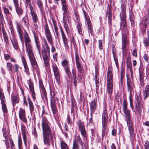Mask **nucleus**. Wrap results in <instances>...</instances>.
I'll return each mask as SVG.
<instances>
[{"label": "nucleus", "instance_id": "f257e3e1", "mask_svg": "<svg viewBox=\"0 0 149 149\" xmlns=\"http://www.w3.org/2000/svg\"><path fill=\"white\" fill-rule=\"evenodd\" d=\"M45 113L44 107L42 111V127L43 132V141L45 145L47 147L50 145V140L53 141L51 129L48 124L49 123L46 117L43 116Z\"/></svg>", "mask_w": 149, "mask_h": 149}, {"label": "nucleus", "instance_id": "f03ea898", "mask_svg": "<svg viewBox=\"0 0 149 149\" xmlns=\"http://www.w3.org/2000/svg\"><path fill=\"white\" fill-rule=\"evenodd\" d=\"M24 37L26 51L28 55L31 64L33 68L37 69L38 64L32 50L31 40L28 33L26 32L24 33Z\"/></svg>", "mask_w": 149, "mask_h": 149}, {"label": "nucleus", "instance_id": "7ed1b4c3", "mask_svg": "<svg viewBox=\"0 0 149 149\" xmlns=\"http://www.w3.org/2000/svg\"><path fill=\"white\" fill-rule=\"evenodd\" d=\"M121 1L122 2H123V3L121 5V10L120 13V17L121 21L120 26L123 30H125V33H127L128 32V31L127 27L125 13L126 1L125 0H122Z\"/></svg>", "mask_w": 149, "mask_h": 149}, {"label": "nucleus", "instance_id": "20e7f679", "mask_svg": "<svg viewBox=\"0 0 149 149\" xmlns=\"http://www.w3.org/2000/svg\"><path fill=\"white\" fill-rule=\"evenodd\" d=\"M123 112L127 117L126 121L130 138H133L134 136V128L132 125V122L130 118V111L128 109H123Z\"/></svg>", "mask_w": 149, "mask_h": 149}, {"label": "nucleus", "instance_id": "39448f33", "mask_svg": "<svg viewBox=\"0 0 149 149\" xmlns=\"http://www.w3.org/2000/svg\"><path fill=\"white\" fill-rule=\"evenodd\" d=\"M61 1L62 6V9L64 11L63 14L64 15L65 14H67L69 10L68 9V5L66 0H61ZM63 21L64 23V28L67 33H68V31L69 29V28L67 24L65 21V16L64 15H63Z\"/></svg>", "mask_w": 149, "mask_h": 149}, {"label": "nucleus", "instance_id": "423d86ee", "mask_svg": "<svg viewBox=\"0 0 149 149\" xmlns=\"http://www.w3.org/2000/svg\"><path fill=\"white\" fill-rule=\"evenodd\" d=\"M123 33L122 34V49L123 54L125 53L127 51L126 46L128 43V40L127 38V34H128V32L127 33H125V30H123Z\"/></svg>", "mask_w": 149, "mask_h": 149}, {"label": "nucleus", "instance_id": "0eeeda50", "mask_svg": "<svg viewBox=\"0 0 149 149\" xmlns=\"http://www.w3.org/2000/svg\"><path fill=\"white\" fill-rule=\"evenodd\" d=\"M79 130L80 131L81 134L85 138L86 137V131L84 125V123L82 122L81 120H79L77 122Z\"/></svg>", "mask_w": 149, "mask_h": 149}, {"label": "nucleus", "instance_id": "6e6552de", "mask_svg": "<svg viewBox=\"0 0 149 149\" xmlns=\"http://www.w3.org/2000/svg\"><path fill=\"white\" fill-rule=\"evenodd\" d=\"M69 63L68 61L65 59L62 61L61 65L64 67L65 72L68 77L70 78L71 77V75Z\"/></svg>", "mask_w": 149, "mask_h": 149}, {"label": "nucleus", "instance_id": "1a4fd4ad", "mask_svg": "<svg viewBox=\"0 0 149 149\" xmlns=\"http://www.w3.org/2000/svg\"><path fill=\"white\" fill-rule=\"evenodd\" d=\"M45 33L48 42L52 45L53 44L52 36L50 33L47 24H46L44 27Z\"/></svg>", "mask_w": 149, "mask_h": 149}, {"label": "nucleus", "instance_id": "9d476101", "mask_svg": "<svg viewBox=\"0 0 149 149\" xmlns=\"http://www.w3.org/2000/svg\"><path fill=\"white\" fill-rule=\"evenodd\" d=\"M127 90L129 92L130 95H132L135 86L134 82L130 77L127 78Z\"/></svg>", "mask_w": 149, "mask_h": 149}, {"label": "nucleus", "instance_id": "9b49d317", "mask_svg": "<svg viewBox=\"0 0 149 149\" xmlns=\"http://www.w3.org/2000/svg\"><path fill=\"white\" fill-rule=\"evenodd\" d=\"M76 139H75L73 141V143L72 146V149H79V144L77 142H79L82 147L81 149H83L84 143L82 142V140L79 136H77L76 137Z\"/></svg>", "mask_w": 149, "mask_h": 149}, {"label": "nucleus", "instance_id": "f8f14e48", "mask_svg": "<svg viewBox=\"0 0 149 149\" xmlns=\"http://www.w3.org/2000/svg\"><path fill=\"white\" fill-rule=\"evenodd\" d=\"M52 67L53 71L54 73L55 78L56 81L58 83L60 81V77L59 75V69L55 63L52 64Z\"/></svg>", "mask_w": 149, "mask_h": 149}, {"label": "nucleus", "instance_id": "ddd939ff", "mask_svg": "<svg viewBox=\"0 0 149 149\" xmlns=\"http://www.w3.org/2000/svg\"><path fill=\"white\" fill-rule=\"evenodd\" d=\"M47 54V51L45 49H42V55L43 59L46 67H47L49 65V54Z\"/></svg>", "mask_w": 149, "mask_h": 149}, {"label": "nucleus", "instance_id": "4468645a", "mask_svg": "<svg viewBox=\"0 0 149 149\" xmlns=\"http://www.w3.org/2000/svg\"><path fill=\"white\" fill-rule=\"evenodd\" d=\"M108 114L107 109L104 107L102 113V125H107Z\"/></svg>", "mask_w": 149, "mask_h": 149}, {"label": "nucleus", "instance_id": "2eb2a0df", "mask_svg": "<svg viewBox=\"0 0 149 149\" xmlns=\"http://www.w3.org/2000/svg\"><path fill=\"white\" fill-rule=\"evenodd\" d=\"M13 3L16 12L19 16H20L23 13L21 6L19 5L18 0H13Z\"/></svg>", "mask_w": 149, "mask_h": 149}, {"label": "nucleus", "instance_id": "dca6fc26", "mask_svg": "<svg viewBox=\"0 0 149 149\" xmlns=\"http://www.w3.org/2000/svg\"><path fill=\"white\" fill-rule=\"evenodd\" d=\"M97 100L94 99L92 100L90 104L91 110V115L93 114L97 109Z\"/></svg>", "mask_w": 149, "mask_h": 149}, {"label": "nucleus", "instance_id": "f3484780", "mask_svg": "<svg viewBox=\"0 0 149 149\" xmlns=\"http://www.w3.org/2000/svg\"><path fill=\"white\" fill-rule=\"evenodd\" d=\"M16 24L17 31L19 34V38L23 44V46H24V40L23 36L22 31L21 29L20 25L17 22L16 23Z\"/></svg>", "mask_w": 149, "mask_h": 149}, {"label": "nucleus", "instance_id": "a211bd4d", "mask_svg": "<svg viewBox=\"0 0 149 149\" xmlns=\"http://www.w3.org/2000/svg\"><path fill=\"white\" fill-rule=\"evenodd\" d=\"M60 29L61 34L63 42L64 43V46L67 49H69V46L68 43V40L66 37V36L61 26H60Z\"/></svg>", "mask_w": 149, "mask_h": 149}, {"label": "nucleus", "instance_id": "6ab92c4d", "mask_svg": "<svg viewBox=\"0 0 149 149\" xmlns=\"http://www.w3.org/2000/svg\"><path fill=\"white\" fill-rule=\"evenodd\" d=\"M25 112L24 109L20 108L19 111V116L20 119L25 123H27V120L25 118Z\"/></svg>", "mask_w": 149, "mask_h": 149}, {"label": "nucleus", "instance_id": "aec40b11", "mask_svg": "<svg viewBox=\"0 0 149 149\" xmlns=\"http://www.w3.org/2000/svg\"><path fill=\"white\" fill-rule=\"evenodd\" d=\"M111 66L108 67V71L107 74V82H113V74H112V69Z\"/></svg>", "mask_w": 149, "mask_h": 149}, {"label": "nucleus", "instance_id": "412c9836", "mask_svg": "<svg viewBox=\"0 0 149 149\" xmlns=\"http://www.w3.org/2000/svg\"><path fill=\"white\" fill-rule=\"evenodd\" d=\"M149 25V20L146 17H144L141 22V26L142 27V31L143 32L146 31V29Z\"/></svg>", "mask_w": 149, "mask_h": 149}, {"label": "nucleus", "instance_id": "4be33fe9", "mask_svg": "<svg viewBox=\"0 0 149 149\" xmlns=\"http://www.w3.org/2000/svg\"><path fill=\"white\" fill-rule=\"evenodd\" d=\"M51 102L50 105H56V102L57 101L58 98L56 97V94L54 91L51 92Z\"/></svg>", "mask_w": 149, "mask_h": 149}, {"label": "nucleus", "instance_id": "5701e85b", "mask_svg": "<svg viewBox=\"0 0 149 149\" xmlns=\"http://www.w3.org/2000/svg\"><path fill=\"white\" fill-rule=\"evenodd\" d=\"M28 83L29 85L30 91L31 93V95L32 98L34 100H35L36 99V96L33 84L31 82L30 79L29 80Z\"/></svg>", "mask_w": 149, "mask_h": 149}, {"label": "nucleus", "instance_id": "b1692460", "mask_svg": "<svg viewBox=\"0 0 149 149\" xmlns=\"http://www.w3.org/2000/svg\"><path fill=\"white\" fill-rule=\"evenodd\" d=\"M135 107L136 111L138 112L139 115H141L142 113V111L143 109V104H136Z\"/></svg>", "mask_w": 149, "mask_h": 149}, {"label": "nucleus", "instance_id": "393cba45", "mask_svg": "<svg viewBox=\"0 0 149 149\" xmlns=\"http://www.w3.org/2000/svg\"><path fill=\"white\" fill-rule=\"evenodd\" d=\"M7 65L8 68L10 71H14V68H13L15 67V71H18L19 66L17 64H15L14 65H13L10 63H7Z\"/></svg>", "mask_w": 149, "mask_h": 149}, {"label": "nucleus", "instance_id": "a878e982", "mask_svg": "<svg viewBox=\"0 0 149 149\" xmlns=\"http://www.w3.org/2000/svg\"><path fill=\"white\" fill-rule=\"evenodd\" d=\"M39 84L40 91L42 92V93L43 94L45 97H46V91L43 86L42 81L41 79L39 80Z\"/></svg>", "mask_w": 149, "mask_h": 149}, {"label": "nucleus", "instance_id": "bb28decb", "mask_svg": "<svg viewBox=\"0 0 149 149\" xmlns=\"http://www.w3.org/2000/svg\"><path fill=\"white\" fill-rule=\"evenodd\" d=\"M21 58L25 68V72L28 75H29V72L26 60L23 56Z\"/></svg>", "mask_w": 149, "mask_h": 149}, {"label": "nucleus", "instance_id": "cd10ccee", "mask_svg": "<svg viewBox=\"0 0 149 149\" xmlns=\"http://www.w3.org/2000/svg\"><path fill=\"white\" fill-rule=\"evenodd\" d=\"M107 91L109 95H110L112 93L113 89V82H107Z\"/></svg>", "mask_w": 149, "mask_h": 149}, {"label": "nucleus", "instance_id": "c85d7f7f", "mask_svg": "<svg viewBox=\"0 0 149 149\" xmlns=\"http://www.w3.org/2000/svg\"><path fill=\"white\" fill-rule=\"evenodd\" d=\"M11 100L13 105L14 106L15 105L19 102V98L18 96L13 95L11 96Z\"/></svg>", "mask_w": 149, "mask_h": 149}, {"label": "nucleus", "instance_id": "c756f323", "mask_svg": "<svg viewBox=\"0 0 149 149\" xmlns=\"http://www.w3.org/2000/svg\"><path fill=\"white\" fill-rule=\"evenodd\" d=\"M11 41L13 47L15 50H17L19 49L18 41L16 39L13 38L11 39Z\"/></svg>", "mask_w": 149, "mask_h": 149}, {"label": "nucleus", "instance_id": "7c9ffc66", "mask_svg": "<svg viewBox=\"0 0 149 149\" xmlns=\"http://www.w3.org/2000/svg\"><path fill=\"white\" fill-rule=\"evenodd\" d=\"M53 24L54 31L56 36L58 38H59L60 34L59 31H58V29L57 25L55 21L53 20Z\"/></svg>", "mask_w": 149, "mask_h": 149}, {"label": "nucleus", "instance_id": "2f4dec72", "mask_svg": "<svg viewBox=\"0 0 149 149\" xmlns=\"http://www.w3.org/2000/svg\"><path fill=\"white\" fill-rule=\"evenodd\" d=\"M108 130L107 129V125H102V140L107 133Z\"/></svg>", "mask_w": 149, "mask_h": 149}, {"label": "nucleus", "instance_id": "473e14b6", "mask_svg": "<svg viewBox=\"0 0 149 149\" xmlns=\"http://www.w3.org/2000/svg\"><path fill=\"white\" fill-rule=\"evenodd\" d=\"M143 99L145 100L149 96V85H147L144 91Z\"/></svg>", "mask_w": 149, "mask_h": 149}, {"label": "nucleus", "instance_id": "72a5a7b5", "mask_svg": "<svg viewBox=\"0 0 149 149\" xmlns=\"http://www.w3.org/2000/svg\"><path fill=\"white\" fill-rule=\"evenodd\" d=\"M142 98L140 94H136L135 96L136 104H142Z\"/></svg>", "mask_w": 149, "mask_h": 149}, {"label": "nucleus", "instance_id": "f704fd0d", "mask_svg": "<svg viewBox=\"0 0 149 149\" xmlns=\"http://www.w3.org/2000/svg\"><path fill=\"white\" fill-rule=\"evenodd\" d=\"M143 72L142 70H139V80L140 81L141 85V86L144 85Z\"/></svg>", "mask_w": 149, "mask_h": 149}, {"label": "nucleus", "instance_id": "c9c22d12", "mask_svg": "<svg viewBox=\"0 0 149 149\" xmlns=\"http://www.w3.org/2000/svg\"><path fill=\"white\" fill-rule=\"evenodd\" d=\"M60 145L61 149H69V146L62 140H60Z\"/></svg>", "mask_w": 149, "mask_h": 149}, {"label": "nucleus", "instance_id": "e433bc0d", "mask_svg": "<svg viewBox=\"0 0 149 149\" xmlns=\"http://www.w3.org/2000/svg\"><path fill=\"white\" fill-rule=\"evenodd\" d=\"M147 38L144 39L143 42L145 46L148 47L149 46V29L148 30L147 33Z\"/></svg>", "mask_w": 149, "mask_h": 149}, {"label": "nucleus", "instance_id": "4c0bfd02", "mask_svg": "<svg viewBox=\"0 0 149 149\" xmlns=\"http://www.w3.org/2000/svg\"><path fill=\"white\" fill-rule=\"evenodd\" d=\"M22 134L23 135V138L24 143L25 145H26L27 142V137L25 130L23 129L22 130Z\"/></svg>", "mask_w": 149, "mask_h": 149}, {"label": "nucleus", "instance_id": "58836bf2", "mask_svg": "<svg viewBox=\"0 0 149 149\" xmlns=\"http://www.w3.org/2000/svg\"><path fill=\"white\" fill-rule=\"evenodd\" d=\"M0 99L1 103L5 102L6 100L4 93L2 92V90L1 89H0Z\"/></svg>", "mask_w": 149, "mask_h": 149}, {"label": "nucleus", "instance_id": "ea45409f", "mask_svg": "<svg viewBox=\"0 0 149 149\" xmlns=\"http://www.w3.org/2000/svg\"><path fill=\"white\" fill-rule=\"evenodd\" d=\"M51 110L54 117H55V114H56L57 109L56 105H51Z\"/></svg>", "mask_w": 149, "mask_h": 149}, {"label": "nucleus", "instance_id": "a19ab883", "mask_svg": "<svg viewBox=\"0 0 149 149\" xmlns=\"http://www.w3.org/2000/svg\"><path fill=\"white\" fill-rule=\"evenodd\" d=\"M78 70L80 73H83L84 71V69L80 63L76 64Z\"/></svg>", "mask_w": 149, "mask_h": 149}, {"label": "nucleus", "instance_id": "79ce46f5", "mask_svg": "<svg viewBox=\"0 0 149 149\" xmlns=\"http://www.w3.org/2000/svg\"><path fill=\"white\" fill-rule=\"evenodd\" d=\"M28 100L29 103L30 111L31 112H32L34 111V106L33 104L29 97L28 98Z\"/></svg>", "mask_w": 149, "mask_h": 149}, {"label": "nucleus", "instance_id": "37998d69", "mask_svg": "<svg viewBox=\"0 0 149 149\" xmlns=\"http://www.w3.org/2000/svg\"><path fill=\"white\" fill-rule=\"evenodd\" d=\"M34 37L35 38V41L36 44V45L37 47L38 48V49L39 51V53L40 52L39 49L40 48V42H39V41L38 40V39L37 37H36L35 34H34Z\"/></svg>", "mask_w": 149, "mask_h": 149}, {"label": "nucleus", "instance_id": "c03bdc74", "mask_svg": "<svg viewBox=\"0 0 149 149\" xmlns=\"http://www.w3.org/2000/svg\"><path fill=\"white\" fill-rule=\"evenodd\" d=\"M44 45L46 47V49H45L46 51H47L48 54H49L50 53V48L48 45L47 42L46 40L45 39H44Z\"/></svg>", "mask_w": 149, "mask_h": 149}, {"label": "nucleus", "instance_id": "a18cd8bd", "mask_svg": "<svg viewBox=\"0 0 149 149\" xmlns=\"http://www.w3.org/2000/svg\"><path fill=\"white\" fill-rule=\"evenodd\" d=\"M1 103L2 105V108L3 113H6L7 112V109L5 102H2Z\"/></svg>", "mask_w": 149, "mask_h": 149}, {"label": "nucleus", "instance_id": "49530a36", "mask_svg": "<svg viewBox=\"0 0 149 149\" xmlns=\"http://www.w3.org/2000/svg\"><path fill=\"white\" fill-rule=\"evenodd\" d=\"M86 21L88 26V29L90 30V32L92 33L93 31L91 26V23L90 19L86 20Z\"/></svg>", "mask_w": 149, "mask_h": 149}, {"label": "nucleus", "instance_id": "de8ad7c7", "mask_svg": "<svg viewBox=\"0 0 149 149\" xmlns=\"http://www.w3.org/2000/svg\"><path fill=\"white\" fill-rule=\"evenodd\" d=\"M78 24L77 26V29L78 30V33L80 34H82L81 29V25L79 23V22H78Z\"/></svg>", "mask_w": 149, "mask_h": 149}, {"label": "nucleus", "instance_id": "09e8293b", "mask_svg": "<svg viewBox=\"0 0 149 149\" xmlns=\"http://www.w3.org/2000/svg\"><path fill=\"white\" fill-rule=\"evenodd\" d=\"M127 66L128 68L129 69L130 71L132 70V65L131 63L130 60H128L127 62Z\"/></svg>", "mask_w": 149, "mask_h": 149}, {"label": "nucleus", "instance_id": "8fccbe9b", "mask_svg": "<svg viewBox=\"0 0 149 149\" xmlns=\"http://www.w3.org/2000/svg\"><path fill=\"white\" fill-rule=\"evenodd\" d=\"M31 16L32 17L33 21L35 22H37L38 21V18L36 14L35 13L31 14Z\"/></svg>", "mask_w": 149, "mask_h": 149}, {"label": "nucleus", "instance_id": "3c124183", "mask_svg": "<svg viewBox=\"0 0 149 149\" xmlns=\"http://www.w3.org/2000/svg\"><path fill=\"white\" fill-rule=\"evenodd\" d=\"M82 11H83V12L84 15V17L85 18L86 20H86L90 19L89 16H88L87 13L85 11V10H84L83 9V8H82Z\"/></svg>", "mask_w": 149, "mask_h": 149}, {"label": "nucleus", "instance_id": "603ef678", "mask_svg": "<svg viewBox=\"0 0 149 149\" xmlns=\"http://www.w3.org/2000/svg\"><path fill=\"white\" fill-rule=\"evenodd\" d=\"M37 3L39 8L40 9H42L43 8V5L42 1L40 0H37Z\"/></svg>", "mask_w": 149, "mask_h": 149}, {"label": "nucleus", "instance_id": "864d4df0", "mask_svg": "<svg viewBox=\"0 0 149 149\" xmlns=\"http://www.w3.org/2000/svg\"><path fill=\"white\" fill-rule=\"evenodd\" d=\"M30 3V2H29V3H26L27 6L28 5H29L30 10L31 11V14L32 13H34V11L33 10V7L31 5V4Z\"/></svg>", "mask_w": 149, "mask_h": 149}, {"label": "nucleus", "instance_id": "5fc2aeb1", "mask_svg": "<svg viewBox=\"0 0 149 149\" xmlns=\"http://www.w3.org/2000/svg\"><path fill=\"white\" fill-rule=\"evenodd\" d=\"M99 43V48L100 50L102 49L103 46H102V40H99L98 41Z\"/></svg>", "mask_w": 149, "mask_h": 149}, {"label": "nucleus", "instance_id": "6e6d98bb", "mask_svg": "<svg viewBox=\"0 0 149 149\" xmlns=\"http://www.w3.org/2000/svg\"><path fill=\"white\" fill-rule=\"evenodd\" d=\"M22 144V140L20 135H19L18 137V147L21 146Z\"/></svg>", "mask_w": 149, "mask_h": 149}, {"label": "nucleus", "instance_id": "4d7b16f0", "mask_svg": "<svg viewBox=\"0 0 149 149\" xmlns=\"http://www.w3.org/2000/svg\"><path fill=\"white\" fill-rule=\"evenodd\" d=\"M123 109H127V101L124 100L123 101Z\"/></svg>", "mask_w": 149, "mask_h": 149}, {"label": "nucleus", "instance_id": "13d9d810", "mask_svg": "<svg viewBox=\"0 0 149 149\" xmlns=\"http://www.w3.org/2000/svg\"><path fill=\"white\" fill-rule=\"evenodd\" d=\"M130 106L131 108L133 109L134 108V107L133 106V100L131 96L132 95H130Z\"/></svg>", "mask_w": 149, "mask_h": 149}, {"label": "nucleus", "instance_id": "bf43d9fd", "mask_svg": "<svg viewBox=\"0 0 149 149\" xmlns=\"http://www.w3.org/2000/svg\"><path fill=\"white\" fill-rule=\"evenodd\" d=\"M4 41L6 43V45H9V41L8 40V36H3Z\"/></svg>", "mask_w": 149, "mask_h": 149}, {"label": "nucleus", "instance_id": "052dcab7", "mask_svg": "<svg viewBox=\"0 0 149 149\" xmlns=\"http://www.w3.org/2000/svg\"><path fill=\"white\" fill-rule=\"evenodd\" d=\"M3 131V136L5 138H7L8 137L7 135V132L6 131V129L3 128L2 129Z\"/></svg>", "mask_w": 149, "mask_h": 149}, {"label": "nucleus", "instance_id": "680f3d73", "mask_svg": "<svg viewBox=\"0 0 149 149\" xmlns=\"http://www.w3.org/2000/svg\"><path fill=\"white\" fill-rule=\"evenodd\" d=\"M75 58H76V64H77L78 63H79L80 62H79V57L78 55L77 52H76L75 53Z\"/></svg>", "mask_w": 149, "mask_h": 149}, {"label": "nucleus", "instance_id": "e2e57ef3", "mask_svg": "<svg viewBox=\"0 0 149 149\" xmlns=\"http://www.w3.org/2000/svg\"><path fill=\"white\" fill-rule=\"evenodd\" d=\"M145 149H149V142L146 141L144 145Z\"/></svg>", "mask_w": 149, "mask_h": 149}, {"label": "nucleus", "instance_id": "0e129e2a", "mask_svg": "<svg viewBox=\"0 0 149 149\" xmlns=\"http://www.w3.org/2000/svg\"><path fill=\"white\" fill-rule=\"evenodd\" d=\"M10 29L12 35H13L14 33V30L13 29V26L12 24H10Z\"/></svg>", "mask_w": 149, "mask_h": 149}, {"label": "nucleus", "instance_id": "69168bd1", "mask_svg": "<svg viewBox=\"0 0 149 149\" xmlns=\"http://www.w3.org/2000/svg\"><path fill=\"white\" fill-rule=\"evenodd\" d=\"M107 17L108 18H112V12H109V11H107Z\"/></svg>", "mask_w": 149, "mask_h": 149}, {"label": "nucleus", "instance_id": "338daca9", "mask_svg": "<svg viewBox=\"0 0 149 149\" xmlns=\"http://www.w3.org/2000/svg\"><path fill=\"white\" fill-rule=\"evenodd\" d=\"M137 51V49L135 48L133 50L132 52V54L134 56L136 57L137 56V53L136 51Z\"/></svg>", "mask_w": 149, "mask_h": 149}, {"label": "nucleus", "instance_id": "774afa93", "mask_svg": "<svg viewBox=\"0 0 149 149\" xmlns=\"http://www.w3.org/2000/svg\"><path fill=\"white\" fill-rule=\"evenodd\" d=\"M74 14H75V16L76 18L77 22H79V15H78V12H77L76 11H75L74 12Z\"/></svg>", "mask_w": 149, "mask_h": 149}]
</instances>
